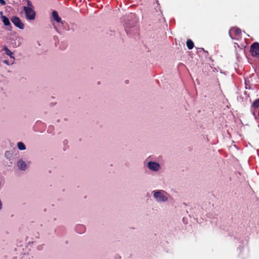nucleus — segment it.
I'll list each match as a JSON object with an SVG mask.
<instances>
[{"label":"nucleus","mask_w":259,"mask_h":259,"mask_svg":"<svg viewBox=\"0 0 259 259\" xmlns=\"http://www.w3.org/2000/svg\"><path fill=\"white\" fill-rule=\"evenodd\" d=\"M27 6H24V11L26 14V18L28 20H34L35 17V12L33 10V7L29 0H27Z\"/></svg>","instance_id":"f257e3e1"},{"label":"nucleus","mask_w":259,"mask_h":259,"mask_svg":"<svg viewBox=\"0 0 259 259\" xmlns=\"http://www.w3.org/2000/svg\"><path fill=\"white\" fill-rule=\"evenodd\" d=\"M164 194L165 192L163 191H157L154 193V197L158 202L166 201L167 198Z\"/></svg>","instance_id":"f03ea898"},{"label":"nucleus","mask_w":259,"mask_h":259,"mask_svg":"<svg viewBox=\"0 0 259 259\" xmlns=\"http://www.w3.org/2000/svg\"><path fill=\"white\" fill-rule=\"evenodd\" d=\"M250 52L252 56L259 58V42H255L251 45Z\"/></svg>","instance_id":"7ed1b4c3"},{"label":"nucleus","mask_w":259,"mask_h":259,"mask_svg":"<svg viewBox=\"0 0 259 259\" xmlns=\"http://www.w3.org/2000/svg\"><path fill=\"white\" fill-rule=\"evenodd\" d=\"M11 21L16 27L21 29H24V25L19 17L17 16L13 17L11 18Z\"/></svg>","instance_id":"20e7f679"},{"label":"nucleus","mask_w":259,"mask_h":259,"mask_svg":"<svg viewBox=\"0 0 259 259\" xmlns=\"http://www.w3.org/2000/svg\"><path fill=\"white\" fill-rule=\"evenodd\" d=\"M148 166L150 169L156 171L158 170L159 165L156 162L151 161L148 163Z\"/></svg>","instance_id":"39448f33"},{"label":"nucleus","mask_w":259,"mask_h":259,"mask_svg":"<svg viewBox=\"0 0 259 259\" xmlns=\"http://www.w3.org/2000/svg\"><path fill=\"white\" fill-rule=\"evenodd\" d=\"M18 166L20 170H25L26 168V163L23 160L20 159L18 162Z\"/></svg>","instance_id":"423d86ee"},{"label":"nucleus","mask_w":259,"mask_h":259,"mask_svg":"<svg viewBox=\"0 0 259 259\" xmlns=\"http://www.w3.org/2000/svg\"><path fill=\"white\" fill-rule=\"evenodd\" d=\"M52 16L54 20H55L57 22L60 23L61 22V18L59 16L57 11H54L52 12Z\"/></svg>","instance_id":"0eeeda50"},{"label":"nucleus","mask_w":259,"mask_h":259,"mask_svg":"<svg viewBox=\"0 0 259 259\" xmlns=\"http://www.w3.org/2000/svg\"><path fill=\"white\" fill-rule=\"evenodd\" d=\"M2 18L3 22L5 25L9 26V25H11L9 19L6 16H3Z\"/></svg>","instance_id":"6e6552de"},{"label":"nucleus","mask_w":259,"mask_h":259,"mask_svg":"<svg viewBox=\"0 0 259 259\" xmlns=\"http://www.w3.org/2000/svg\"><path fill=\"white\" fill-rule=\"evenodd\" d=\"M186 45L189 50L192 49L194 47V43L191 39L187 40Z\"/></svg>","instance_id":"1a4fd4ad"},{"label":"nucleus","mask_w":259,"mask_h":259,"mask_svg":"<svg viewBox=\"0 0 259 259\" xmlns=\"http://www.w3.org/2000/svg\"><path fill=\"white\" fill-rule=\"evenodd\" d=\"M252 107L255 109L259 107V98L253 102Z\"/></svg>","instance_id":"9d476101"},{"label":"nucleus","mask_w":259,"mask_h":259,"mask_svg":"<svg viewBox=\"0 0 259 259\" xmlns=\"http://www.w3.org/2000/svg\"><path fill=\"white\" fill-rule=\"evenodd\" d=\"M18 149L20 150H24L26 149L25 145L22 142H18L17 144Z\"/></svg>","instance_id":"9b49d317"},{"label":"nucleus","mask_w":259,"mask_h":259,"mask_svg":"<svg viewBox=\"0 0 259 259\" xmlns=\"http://www.w3.org/2000/svg\"><path fill=\"white\" fill-rule=\"evenodd\" d=\"M232 30L234 31V34L236 36H239L241 34V31L239 28H235Z\"/></svg>","instance_id":"f8f14e48"},{"label":"nucleus","mask_w":259,"mask_h":259,"mask_svg":"<svg viewBox=\"0 0 259 259\" xmlns=\"http://www.w3.org/2000/svg\"><path fill=\"white\" fill-rule=\"evenodd\" d=\"M4 50L5 51V53L7 55H9L10 56H11L12 55V52L7 47H6V46L4 47Z\"/></svg>","instance_id":"ddd939ff"},{"label":"nucleus","mask_w":259,"mask_h":259,"mask_svg":"<svg viewBox=\"0 0 259 259\" xmlns=\"http://www.w3.org/2000/svg\"><path fill=\"white\" fill-rule=\"evenodd\" d=\"M0 4L2 5H6V2L4 0H0Z\"/></svg>","instance_id":"4468645a"},{"label":"nucleus","mask_w":259,"mask_h":259,"mask_svg":"<svg viewBox=\"0 0 259 259\" xmlns=\"http://www.w3.org/2000/svg\"><path fill=\"white\" fill-rule=\"evenodd\" d=\"M10 154H11V153L9 151H6V152L5 153L6 156H9Z\"/></svg>","instance_id":"2eb2a0df"},{"label":"nucleus","mask_w":259,"mask_h":259,"mask_svg":"<svg viewBox=\"0 0 259 259\" xmlns=\"http://www.w3.org/2000/svg\"><path fill=\"white\" fill-rule=\"evenodd\" d=\"M83 228V226L80 225V226H79L78 227H77V229L78 228Z\"/></svg>","instance_id":"dca6fc26"},{"label":"nucleus","mask_w":259,"mask_h":259,"mask_svg":"<svg viewBox=\"0 0 259 259\" xmlns=\"http://www.w3.org/2000/svg\"><path fill=\"white\" fill-rule=\"evenodd\" d=\"M4 62L5 63L8 64V61H7V60H4Z\"/></svg>","instance_id":"f3484780"},{"label":"nucleus","mask_w":259,"mask_h":259,"mask_svg":"<svg viewBox=\"0 0 259 259\" xmlns=\"http://www.w3.org/2000/svg\"><path fill=\"white\" fill-rule=\"evenodd\" d=\"M156 1V3L158 4V5H159V3H158V0H155Z\"/></svg>","instance_id":"a211bd4d"},{"label":"nucleus","mask_w":259,"mask_h":259,"mask_svg":"<svg viewBox=\"0 0 259 259\" xmlns=\"http://www.w3.org/2000/svg\"><path fill=\"white\" fill-rule=\"evenodd\" d=\"M125 83H128V80H126V81H125Z\"/></svg>","instance_id":"6ab92c4d"}]
</instances>
